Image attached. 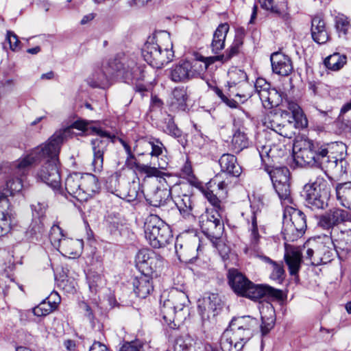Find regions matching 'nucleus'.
<instances>
[{
  "label": "nucleus",
  "instance_id": "1",
  "mask_svg": "<svg viewBox=\"0 0 351 351\" xmlns=\"http://www.w3.org/2000/svg\"><path fill=\"white\" fill-rule=\"evenodd\" d=\"M62 143V135L60 133L53 134L45 143L34 148L25 157L17 160L13 165L14 173L26 175L32 164L42 158H47V162L37 171L36 178L53 190H60L61 178L58 163Z\"/></svg>",
  "mask_w": 351,
  "mask_h": 351
},
{
  "label": "nucleus",
  "instance_id": "2",
  "mask_svg": "<svg viewBox=\"0 0 351 351\" xmlns=\"http://www.w3.org/2000/svg\"><path fill=\"white\" fill-rule=\"evenodd\" d=\"M119 73L125 80L142 81L145 79L143 68L136 63L134 56L114 58L104 69L96 67L88 77V84L94 88H106L109 86L108 76Z\"/></svg>",
  "mask_w": 351,
  "mask_h": 351
},
{
  "label": "nucleus",
  "instance_id": "3",
  "mask_svg": "<svg viewBox=\"0 0 351 351\" xmlns=\"http://www.w3.org/2000/svg\"><path fill=\"white\" fill-rule=\"evenodd\" d=\"M342 146L336 142L319 145L311 140H306L303 147L294 151V160L300 166H317L322 169L335 167L339 160L335 152Z\"/></svg>",
  "mask_w": 351,
  "mask_h": 351
},
{
  "label": "nucleus",
  "instance_id": "4",
  "mask_svg": "<svg viewBox=\"0 0 351 351\" xmlns=\"http://www.w3.org/2000/svg\"><path fill=\"white\" fill-rule=\"evenodd\" d=\"M172 47L169 33L158 31L147 39L143 48L142 54L149 65L159 69L173 60L174 53Z\"/></svg>",
  "mask_w": 351,
  "mask_h": 351
},
{
  "label": "nucleus",
  "instance_id": "5",
  "mask_svg": "<svg viewBox=\"0 0 351 351\" xmlns=\"http://www.w3.org/2000/svg\"><path fill=\"white\" fill-rule=\"evenodd\" d=\"M228 282L234 292L239 296L257 300L267 295L283 299V292L267 285H255L237 269L228 271Z\"/></svg>",
  "mask_w": 351,
  "mask_h": 351
},
{
  "label": "nucleus",
  "instance_id": "6",
  "mask_svg": "<svg viewBox=\"0 0 351 351\" xmlns=\"http://www.w3.org/2000/svg\"><path fill=\"white\" fill-rule=\"evenodd\" d=\"M256 321L250 316L232 319L229 327L221 337L223 351H239L252 336V328Z\"/></svg>",
  "mask_w": 351,
  "mask_h": 351
},
{
  "label": "nucleus",
  "instance_id": "7",
  "mask_svg": "<svg viewBox=\"0 0 351 351\" xmlns=\"http://www.w3.org/2000/svg\"><path fill=\"white\" fill-rule=\"evenodd\" d=\"M188 302V296L184 291L171 289L161 306L160 311L165 322L168 325L173 324L174 326L182 322L187 315L185 307Z\"/></svg>",
  "mask_w": 351,
  "mask_h": 351
},
{
  "label": "nucleus",
  "instance_id": "8",
  "mask_svg": "<svg viewBox=\"0 0 351 351\" xmlns=\"http://www.w3.org/2000/svg\"><path fill=\"white\" fill-rule=\"evenodd\" d=\"M64 186L67 193L80 202L87 201L99 190L98 180L91 173L70 174L66 178Z\"/></svg>",
  "mask_w": 351,
  "mask_h": 351
},
{
  "label": "nucleus",
  "instance_id": "9",
  "mask_svg": "<svg viewBox=\"0 0 351 351\" xmlns=\"http://www.w3.org/2000/svg\"><path fill=\"white\" fill-rule=\"evenodd\" d=\"M145 236L149 245L154 248L165 247L172 239L170 227L155 215H150L146 219Z\"/></svg>",
  "mask_w": 351,
  "mask_h": 351
},
{
  "label": "nucleus",
  "instance_id": "10",
  "mask_svg": "<svg viewBox=\"0 0 351 351\" xmlns=\"http://www.w3.org/2000/svg\"><path fill=\"white\" fill-rule=\"evenodd\" d=\"M221 217L217 210H208L199 216V226L202 232L210 239L215 246L219 247L218 241L223 232V223Z\"/></svg>",
  "mask_w": 351,
  "mask_h": 351
},
{
  "label": "nucleus",
  "instance_id": "11",
  "mask_svg": "<svg viewBox=\"0 0 351 351\" xmlns=\"http://www.w3.org/2000/svg\"><path fill=\"white\" fill-rule=\"evenodd\" d=\"M265 124L285 138H291L295 134L294 124L291 121L289 112L285 109L279 108L274 112H271L267 114Z\"/></svg>",
  "mask_w": 351,
  "mask_h": 351
},
{
  "label": "nucleus",
  "instance_id": "12",
  "mask_svg": "<svg viewBox=\"0 0 351 351\" xmlns=\"http://www.w3.org/2000/svg\"><path fill=\"white\" fill-rule=\"evenodd\" d=\"M92 130L97 136L91 141L93 152L92 168L94 172L99 173L103 169L104 154L106 151L107 146L115 136L101 128H93Z\"/></svg>",
  "mask_w": 351,
  "mask_h": 351
},
{
  "label": "nucleus",
  "instance_id": "13",
  "mask_svg": "<svg viewBox=\"0 0 351 351\" xmlns=\"http://www.w3.org/2000/svg\"><path fill=\"white\" fill-rule=\"evenodd\" d=\"M324 186L326 184L320 179L313 182L306 184L303 188L302 195L308 206L312 208H324L328 197V191Z\"/></svg>",
  "mask_w": 351,
  "mask_h": 351
},
{
  "label": "nucleus",
  "instance_id": "14",
  "mask_svg": "<svg viewBox=\"0 0 351 351\" xmlns=\"http://www.w3.org/2000/svg\"><path fill=\"white\" fill-rule=\"evenodd\" d=\"M289 212V221H287V215L284 227V234L286 239L294 241L301 237L306 228V217L304 214L297 209L291 208Z\"/></svg>",
  "mask_w": 351,
  "mask_h": 351
},
{
  "label": "nucleus",
  "instance_id": "15",
  "mask_svg": "<svg viewBox=\"0 0 351 351\" xmlns=\"http://www.w3.org/2000/svg\"><path fill=\"white\" fill-rule=\"evenodd\" d=\"M227 186L223 175L217 174L207 183V190L204 191L205 197L214 207L213 210L219 213L223 210L219 198L226 196Z\"/></svg>",
  "mask_w": 351,
  "mask_h": 351
},
{
  "label": "nucleus",
  "instance_id": "16",
  "mask_svg": "<svg viewBox=\"0 0 351 351\" xmlns=\"http://www.w3.org/2000/svg\"><path fill=\"white\" fill-rule=\"evenodd\" d=\"M137 264L141 274L153 278L162 266L163 259L152 250H142L137 254Z\"/></svg>",
  "mask_w": 351,
  "mask_h": 351
},
{
  "label": "nucleus",
  "instance_id": "17",
  "mask_svg": "<svg viewBox=\"0 0 351 351\" xmlns=\"http://www.w3.org/2000/svg\"><path fill=\"white\" fill-rule=\"evenodd\" d=\"M199 239L196 235L181 234L176 239L175 250L178 258L189 262L197 257Z\"/></svg>",
  "mask_w": 351,
  "mask_h": 351
},
{
  "label": "nucleus",
  "instance_id": "18",
  "mask_svg": "<svg viewBox=\"0 0 351 351\" xmlns=\"http://www.w3.org/2000/svg\"><path fill=\"white\" fill-rule=\"evenodd\" d=\"M152 164L153 166L139 163L134 154L133 158L128 156L125 161V165L130 169L140 174H145L147 177H159L161 174L159 169H165L167 165V162L162 158L158 160L157 164L155 162Z\"/></svg>",
  "mask_w": 351,
  "mask_h": 351
},
{
  "label": "nucleus",
  "instance_id": "19",
  "mask_svg": "<svg viewBox=\"0 0 351 351\" xmlns=\"http://www.w3.org/2000/svg\"><path fill=\"white\" fill-rule=\"evenodd\" d=\"M150 205L159 207L165 205L171 198V189L165 179L159 180L157 185L144 195Z\"/></svg>",
  "mask_w": 351,
  "mask_h": 351
},
{
  "label": "nucleus",
  "instance_id": "20",
  "mask_svg": "<svg viewBox=\"0 0 351 351\" xmlns=\"http://www.w3.org/2000/svg\"><path fill=\"white\" fill-rule=\"evenodd\" d=\"M350 215L347 210L332 208L320 217L319 225L324 229L330 230L335 226L350 220Z\"/></svg>",
  "mask_w": 351,
  "mask_h": 351
},
{
  "label": "nucleus",
  "instance_id": "21",
  "mask_svg": "<svg viewBox=\"0 0 351 351\" xmlns=\"http://www.w3.org/2000/svg\"><path fill=\"white\" fill-rule=\"evenodd\" d=\"M325 241L319 245L316 250L315 256L312 261V265H319L326 264L332 259L335 252L332 237L326 236Z\"/></svg>",
  "mask_w": 351,
  "mask_h": 351
},
{
  "label": "nucleus",
  "instance_id": "22",
  "mask_svg": "<svg viewBox=\"0 0 351 351\" xmlns=\"http://www.w3.org/2000/svg\"><path fill=\"white\" fill-rule=\"evenodd\" d=\"M284 259L288 266L291 275L298 274L302 261V254L301 250L298 247L285 245Z\"/></svg>",
  "mask_w": 351,
  "mask_h": 351
},
{
  "label": "nucleus",
  "instance_id": "23",
  "mask_svg": "<svg viewBox=\"0 0 351 351\" xmlns=\"http://www.w3.org/2000/svg\"><path fill=\"white\" fill-rule=\"evenodd\" d=\"M270 60L274 73L282 76H287L291 73L292 62L287 55L281 52H274L271 55Z\"/></svg>",
  "mask_w": 351,
  "mask_h": 351
},
{
  "label": "nucleus",
  "instance_id": "24",
  "mask_svg": "<svg viewBox=\"0 0 351 351\" xmlns=\"http://www.w3.org/2000/svg\"><path fill=\"white\" fill-rule=\"evenodd\" d=\"M331 237L335 252L339 258L346 256L351 252V229L340 230Z\"/></svg>",
  "mask_w": 351,
  "mask_h": 351
},
{
  "label": "nucleus",
  "instance_id": "25",
  "mask_svg": "<svg viewBox=\"0 0 351 351\" xmlns=\"http://www.w3.org/2000/svg\"><path fill=\"white\" fill-rule=\"evenodd\" d=\"M311 34L313 40L319 44H325L330 38L324 19L320 16H315L311 20Z\"/></svg>",
  "mask_w": 351,
  "mask_h": 351
},
{
  "label": "nucleus",
  "instance_id": "26",
  "mask_svg": "<svg viewBox=\"0 0 351 351\" xmlns=\"http://www.w3.org/2000/svg\"><path fill=\"white\" fill-rule=\"evenodd\" d=\"M173 201L180 214L184 218L196 217L200 214V212L195 208L191 197L189 195L176 196L173 197Z\"/></svg>",
  "mask_w": 351,
  "mask_h": 351
},
{
  "label": "nucleus",
  "instance_id": "27",
  "mask_svg": "<svg viewBox=\"0 0 351 351\" xmlns=\"http://www.w3.org/2000/svg\"><path fill=\"white\" fill-rule=\"evenodd\" d=\"M219 306V300L217 295L214 293L204 298L202 302L199 301L198 304L199 313L203 319H209L211 316L215 317Z\"/></svg>",
  "mask_w": 351,
  "mask_h": 351
},
{
  "label": "nucleus",
  "instance_id": "28",
  "mask_svg": "<svg viewBox=\"0 0 351 351\" xmlns=\"http://www.w3.org/2000/svg\"><path fill=\"white\" fill-rule=\"evenodd\" d=\"M219 163L223 177L226 176L224 173L234 177H238L241 173V167L238 164L237 158L232 154H223L219 160Z\"/></svg>",
  "mask_w": 351,
  "mask_h": 351
},
{
  "label": "nucleus",
  "instance_id": "29",
  "mask_svg": "<svg viewBox=\"0 0 351 351\" xmlns=\"http://www.w3.org/2000/svg\"><path fill=\"white\" fill-rule=\"evenodd\" d=\"M170 79L175 82H185L191 78L189 69V60H181L171 68Z\"/></svg>",
  "mask_w": 351,
  "mask_h": 351
},
{
  "label": "nucleus",
  "instance_id": "30",
  "mask_svg": "<svg viewBox=\"0 0 351 351\" xmlns=\"http://www.w3.org/2000/svg\"><path fill=\"white\" fill-rule=\"evenodd\" d=\"M16 163V161L11 165L10 167V174L12 177L9 178L6 182L3 191L10 196H14L16 194L21 192L23 188V177L25 175H20L19 173H14L13 165Z\"/></svg>",
  "mask_w": 351,
  "mask_h": 351
},
{
  "label": "nucleus",
  "instance_id": "31",
  "mask_svg": "<svg viewBox=\"0 0 351 351\" xmlns=\"http://www.w3.org/2000/svg\"><path fill=\"white\" fill-rule=\"evenodd\" d=\"M152 277L141 274L133 281L134 291L140 298H146L153 290Z\"/></svg>",
  "mask_w": 351,
  "mask_h": 351
},
{
  "label": "nucleus",
  "instance_id": "32",
  "mask_svg": "<svg viewBox=\"0 0 351 351\" xmlns=\"http://www.w3.org/2000/svg\"><path fill=\"white\" fill-rule=\"evenodd\" d=\"M84 242L81 239L67 238L63 240L59 251L64 256H79L83 250Z\"/></svg>",
  "mask_w": 351,
  "mask_h": 351
},
{
  "label": "nucleus",
  "instance_id": "33",
  "mask_svg": "<svg viewBox=\"0 0 351 351\" xmlns=\"http://www.w3.org/2000/svg\"><path fill=\"white\" fill-rule=\"evenodd\" d=\"M230 26L227 23H221L213 34L211 49L213 53H218L225 47V40Z\"/></svg>",
  "mask_w": 351,
  "mask_h": 351
},
{
  "label": "nucleus",
  "instance_id": "34",
  "mask_svg": "<svg viewBox=\"0 0 351 351\" xmlns=\"http://www.w3.org/2000/svg\"><path fill=\"white\" fill-rule=\"evenodd\" d=\"M334 26L339 38L347 40L351 36V24L349 19L339 13L335 16Z\"/></svg>",
  "mask_w": 351,
  "mask_h": 351
},
{
  "label": "nucleus",
  "instance_id": "35",
  "mask_svg": "<svg viewBox=\"0 0 351 351\" xmlns=\"http://www.w3.org/2000/svg\"><path fill=\"white\" fill-rule=\"evenodd\" d=\"M240 81H243L241 86H238L235 88L229 89L230 92L236 97L240 98L241 101L247 100L252 96V86L247 81V75L244 71H237Z\"/></svg>",
  "mask_w": 351,
  "mask_h": 351
},
{
  "label": "nucleus",
  "instance_id": "36",
  "mask_svg": "<svg viewBox=\"0 0 351 351\" xmlns=\"http://www.w3.org/2000/svg\"><path fill=\"white\" fill-rule=\"evenodd\" d=\"M263 106L265 108H273L278 106L282 102V94L276 88H271L267 93H262V99Z\"/></svg>",
  "mask_w": 351,
  "mask_h": 351
},
{
  "label": "nucleus",
  "instance_id": "37",
  "mask_svg": "<svg viewBox=\"0 0 351 351\" xmlns=\"http://www.w3.org/2000/svg\"><path fill=\"white\" fill-rule=\"evenodd\" d=\"M87 281L90 297L95 296L105 285L104 277L95 271H91L87 274Z\"/></svg>",
  "mask_w": 351,
  "mask_h": 351
},
{
  "label": "nucleus",
  "instance_id": "38",
  "mask_svg": "<svg viewBox=\"0 0 351 351\" xmlns=\"http://www.w3.org/2000/svg\"><path fill=\"white\" fill-rule=\"evenodd\" d=\"M249 145L246 134L241 130H237L233 134L231 141V149L235 153H239Z\"/></svg>",
  "mask_w": 351,
  "mask_h": 351
},
{
  "label": "nucleus",
  "instance_id": "39",
  "mask_svg": "<svg viewBox=\"0 0 351 351\" xmlns=\"http://www.w3.org/2000/svg\"><path fill=\"white\" fill-rule=\"evenodd\" d=\"M337 197L344 206H351V182L339 184L336 187Z\"/></svg>",
  "mask_w": 351,
  "mask_h": 351
},
{
  "label": "nucleus",
  "instance_id": "40",
  "mask_svg": "<svg viewBox=\"0 0 351 351\" xmlns=\"http://www.w3.org/2000/svg\"><path fill=\"white\" fill-rule=\"evenodd\" d=\"M273 186L282 204L292 203L289 182L273 183Z\"/></svg>",
  "mask_w": 351,
  "mask_h": 351
},
{
  "label": "nucleus",
  "instance_id": "41",
  "mask_svg": "<svg viewBox=\"0 0 351 351\" xmlns=\"http://www.w3.org/2000/svg\"><path fill=\"white\" fill-rule=\"evenodd\" d=\"M172 95V106H176L177 108L184 110L188 98L186 88L184 86L177 87L173 90Z\"/></svg>",
  "mask_w": 351,
  "mask_h": 351
},
{
  "label": "nucleus",
  "instance_id": "42",
  "mask_svg": "<svg viewBox=\"0 0 351 351\" xmlns=\"http://www.w3.org/2000/svg\"><path fill=\"white\" fill-rule=\"evenodd\" d=\"M346 63V56L339 53H335L324 60L326 66L332 71H338Z\"/></svg>",
  "mask_w": 351,
  "mask_h": 351
},
{
  "label": "nucleus",
  "instance_id": "43",
  "mask_svg": "<svg viewBox=\"0 0 351 351\" xmlns=\"http://www.w3.org/2000/svg\"><path fill=\"white\" fill-rule=\"evenodd\" d=\"M272 183L289 182L290 173L289 169L285 167H276L269 172Z\"/></svg>",
  "mask_w": 351,
  "mask_h": 351
},
{
  "label": "nucleus",
  "instance_id": "44",
  "mask_svg": "<svg viewBox=\"0 0 351 351\" xmlns=\"http://www.w3.org/2000/svg\"><path fill=\"white\" fill-rule=\"evenodd\" d=\"M49 239L51 244L59 250L63 240L67 238L63 234V230L59 225L54 224L51 228Z\"/></svg>",
  "mask_w": 351,
  "mask_h": 351
},
{
  "label": "nucleus",
  "instance_id": "45",
  "mask_svg": "<svg viewBox=\"0 0 351 351\" xmlns=\"http://www.w3.org/2000/svg\"><path fill=\"white\" fill-rule=\"evenodd\" d=\"M189 69L191 78L198 77L207 70L206 64L201 60L200 56L192 60H189Z\"/></svg>",
  "mask_w": 351,
  "mask_h": 351
},
{
  "label": "nucleus",
  "instance_id": "46",
  "mask_svg": "<svg viewBox=\"0 0 351 351\" xmlns=\"http://www.w3.org/2000/svg\"><path fill=\"white\" fill-rule=\"evenodd\" d=\"M249 231L250 232V244L255 249L259 243L261 235L258 233L256 217L254 213L251 216V221L249 222Z\"/></svg>",
  "mask_w": 351,
  "mask_h": 351
},
{
  "label": "nucleus",
  "instance_id": "47",
  "mask_svg": "<svg viewBox=\"0 0 351 351\" xmlns=\"http://www.w3.org/2000/svg\"><path fill=\"white\" fill-rule=\"evenodd\" d=\"M12 215L8 210H0V237L6 235L11 230Z\"/></svg>",
  "mask_w": 351,
  "mask_h": 351
},
{
  "label": "nucleus",
  "instance_id": "48",
  "mask_svg": "<svg viewBox=\"0 0 351 351\" xmlns=\"http://www.w3.org/2000/svg\"><path fill=\"white\" fill-rule=\"evenodd\" d=\"M285 103L287 108L289 110L287 111L289 112L291 121H292L293 123V121L300 120L302 121L304 114L300 106L294 101L288 100H286Z\"/></svg>",
  "mask_w": 351,
  "mask_h": 351
},
{
  "label": "nucleus",
  "instance_id": "49",
  "mask_svg": "<svg viewBox=\"0 0 351 351\" xmlns=\"http://www.w3.org/2000/svg\"><path fill=\"white\" fill-rule=\"evenodd\" d=\"M147 143L152 148L150 155L152 158H158L159 156H162L164 151H166L165 147L158 139L150 138Z\"/></svg>",
  "mask_w": 351,
  "mask_h": 351
},
{
  "label": "nucleus",
  "instance_id": "50",
  "mask_svg": "<svg viewBox=\"0 0 351 351\" xmlns=\"http://www.w3.org/2000/svg\"><path fill=\"white\" fill-rule=\"evenodd\" d=\"M88 128V122L83 120H77L75 121L70 127L65 128L63 131H59L56 133H60L62 135V141L64 139L69 136L71 130L74 128L77 129L79 130H86Z\"/></svg>",
  "mask_w": 351,
  "mask_h": 351
},
{
  "label": "nucleus",
  "instance_id": "51",
  "mask_svg": "<svg viewBox=\"0 0 351 351\" xmlns=\"http://www.w3.org/2000/svg\"><path fill=\"white\" fill-rule=\"evenodd\" d=\"M243 45V41L240 38H236L229 49H228L223 55H225V61L231 59L234 56L237 55L240 47Z\"/></svg>",
  "mask_w": 351,
  "mask_h": 351
},
{
  "label": "nucleus",
  "instance_id": "52",
  "mask_svg": "<svg viewBox=\"0 0 351 351\" xmlns=\"http://www.w3.org/2000/svg\"><path fill=\"white\" fill-rule=\"evenodd\" d=\"M52 311V306L49 302H43L32 308V313L38 317L45 316Z\"/></svg>",
  "mask_w": 351,
  "mask_h": 351
},
{
  "label": "nucleus",
  "instance_id": "53",
  "mask_svg": "<svg viewBox=\"0 0 351 351\" xmlns=\"http://www.w3.org/2000/svg\"><path fill=\"white\" fill-rule=\"evenodd\" d=\"M254 88L257 92L261 100L262 99V93L264 92L267 93L271 88L270 87V84L267 83L265 79L263 78H258L256 80L254 84Z\"/></svg>",
  "mask_w": 351,
  "mask_h": 351
},
{
  "label": "nucleus",
  "instance_id": "54",
  "mask_svg": "<svg viewBox=\"0 0 351 351\" xmlns=\"http://www.w3.org/2000/svg\"><path fill=\"white\" fill-rule=\"evenodd\" d=\"M269 261L273 265V271L271 274V278L275 280H282L285 274V270L282 264H278L269 259Z\"/></svg>",
  "mask_w": 351,
  "mask_h": 351
},
{
  "label": "nucleus",
  "instance_id": "55",
  "mask_svg": "<svg viewBox=\"0 0 351 351\" xmlns=\"http://www.w3.org/2000/svg\"><path fill=\"white\" fill-rule=\"evenodd\" d=\"M237 71H243L240 69H235L231 71L229 73L230 75V81L228 82L229 89L235 88L238 86H241L243 84V81H240L239 78V75L236 74Z\"/></svg>",
  "mask_w": 351,
  "mask_h": 351
},
{
  "label": "nucleus",
  "instance_id": "56",
  "mask_svg": "<svg viewBox=\"0 0 351 351\" xmlns=\"http://www.w3.org/2000/svg\"><path fill=\"white\" fill-rule=\"evenodd\" d=\"M6 40L10 45V48L12 51L16 50L19 48L20 41L17 36L11 31L7 32Z\"/></svg>",
  "mask_w": 351,
  "mask_h": 351
},
{
  "label": "nucleus",
  "instance_id": "57",
  "mask_svg": "<svg viewBox=\"0 0 351 351\" xmlns=\"http://www.w3.org/2000/svg\"><path fill=\"white\" fill-rule=\"evenodd\" d=\"M79 306L84 316L86 317L90 321H93L94 319V315L91 307L85 302H81L79 304Z\"/></svg>",
  "mask_w": 351,
  "mask_h": 351
},
{
  "label": "nucleus",
  "instance_id": "58",
  "mask_svg": "<svg viewBox=\"0 0 351 351\" xmlns=\"http://www.w3.org/2000/svg\"><path fill=\"white\" fill-rule=\"evenodd\" d=\"M119 351H143V347L135 342L126 343L122 346Z\"/></svg>",
  "mask_w": 351,
  "mask_h": 351
},
{
  "label": "nucleus",
  "instance_id": "59",
  "mask_svg": "<svg viewBox=\"0 0 351 351\" xmlns=\"http://www.w3.org/2000/svg\"><path fill=\"white\" fill-rule=\"evenodd\" d=\"M201 60L204 62L205 64H206V69H208V66L213 64L215 61H225V55H220L217 56H213V57H207L204 58L202 56H200Z\"/></svg>",
  "mask_w": 351,
  "mask_h": 351
},
{
  "label": "nucleus",
  "instance_id": "60",
  "mask_svg": "<svg viewBox=\"0 0 351 351\" xmlns=\"http://www.w3.org/2000/svg\"><path fill=\"white\" fill-rule=\"evenodd\" d=\"M165 131L169 134L173 136H180V130L177 128V126L175 125L173 121H172L171 120H169L168 121Z\"/></svg>",
  "mask_w": 351,
  "mask_h": 351
},
{
  "label": "nucleus",
  "instance_id": "61",
  "mask_svg": "<svg viewBox=\"0 0 351 351\" xmlns=\"http://www.w3.org/2000/svg\"><path fill=\"white\" fill-rule=\"evenodd\" d=\"M136 188H139V185L134 184L132 186V189H130L128 193V201H132L135 199L141 197L142 192L140 193L137 191Z\"/></svg>",
  "mask_w": 351,
  "mask_h": 351
},
{
  "label": "nucleus",
  "instance_id": "62",
  "mask_svg": "<svg viewBox=\"0 0 351 351\" xmlns=\"http://www.w3.org/2000/svg\"><path fill=\"white\" fill-rule=\"evenodd\" d=\"M8 193L0 191V206L3 210H8L10 206V202L8 199Z\"/></svg>",
  "mask_w": 351,
  "mask_h": 351
},
{
  "label": "nucleus",
  "instance_id": "63",
  "mask_svg": "<svg viewBox=\"0 0 351 351\" xmlns=\"http://www.w3.org/2000/svg\"><path fill=\"white\" fill-rule=\"evenodd\" d=\"M262 8L267 10H271L273 12H276V8L274 5L273 0H259Z\"/></svg>",
  "mask_w": 351,
  "mask_h": 351
},
{
  "label": "nucleus",
  "instance_id": "64",
  "mask_svg": "<svg viewBox=\"0 0 351 351\" xmlns=\"http://www.w3.org/2000/svg\"><path fill=\"white\" fill-rule=\"evenodd\" d=\"M89 351H110L107 347L101 343L100 342H94V343L90 347Z\"/></svg>",
  "mask_w": 351,
  "mask_h": 351
}]
</instances>
